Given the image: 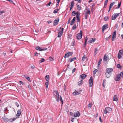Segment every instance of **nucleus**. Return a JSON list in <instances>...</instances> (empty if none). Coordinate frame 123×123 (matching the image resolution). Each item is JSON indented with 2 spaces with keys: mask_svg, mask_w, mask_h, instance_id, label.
<instances>
[{
  "mask_svg": "<svg viewBox=\"0 0 123 123\" xmlns=\"http://www.w3.org/2000/svg\"><path fill=\"white\" fill-rule=\"evenodd\" d=\"M112 36H116V32L115 30L113 32L112 34Z\"/></svg>",
  "mask_w": 123,
  "mask_h": 123,
  "instance_id": "obj_43",
  "label": "nucleus"
},
{
  "mask_svg": "<svg viewBox=\"0 0 123 123\" xmlns=\"http://www.w3.org/2000/svg\"><path fill=\"white\" fill-rule=\"evenodd\" d=\"M120 13H114L111 17V19L112 20H115L116 18L119 16Z\"/></svg>",
  "mask_w": 123,
  "mask_h": 123,
  "instance_id": "obj_4",
  "label": "nucleus"
},
{
  "mask_svg": "<svg viewBox=\"0 0 123 123\" xmlns=\"http://www.w3.org/2000/svg\"><path fill=\"white\" fill-rule=\"evenodd\" d=\"M76 59V57H73V58H72V59L73 61L75 60Z\"/></svg>",
  "mask_w": 123,
  "mask_h": 123,
  "instance_id": "obj_63",
  "label": "nucleus"
},
{
  "mask_svg": "<svg viewBox=\"0 0 123 123\" xmlns=\"http://www.w3.org/2000/svg\"><path fill=\"white\" fill-rule=\"evenodd\" d=\"M49 84V81H47V82L45 83V84L46 85L47 88H48V85Z\"/></svg>",
  "mask_w": 123,
  "mask_h": 123,
  "instance_id": "obj_35",
  "label": "nucleus"
},
{
  "mask_svg": "<svg viewBox=\"0 0 123 123\" xmlns=\"http://www.w3.org/2000/svg\"><path fill=\"white\" fill-rule=\"evenodd\" d=\"M59 97H60V100L62 102V104H63V101L62 100V97L61 96H59Z\"/></svg>",
  "mask_w": 123,
  "mask_h": 123,
  "instance_id": "obj_44",
  "label": "nucleus"
},
{
  "mask_svg": "<svg viewBox=\"0 0 123 123\" xmlns=\"http://www.w3.org/2000/svg\"><path fill=\"white\" fill-rule=\"evenodd\" d=\"M4 111V113L7 114L8 113V110L7 109V108H5Z\"/></svg>",
  "mask_w": 123,
  "mask_h": 123,
  "instance_id": "obj_26",
  "label": "nucleus"
},
{
  "mask_svg": "<svg viewBox=\"0 0 123 123\" xmlns=\"http://www.w3.org/2000/svg\"><path fill=\"white\" fill-rule=\"evenodd\" d=\"M68 62H72L73 61V60H72V58H70V59H69L68 60Z\"/></svg>",
  "mask_w": 123,
  "mask_h": 123,
  "instance_id": "obj_53",
  "label": "nucleus"
},
{
  "mask_svg": "<svg viewBox=\"0 0 123 123\" xmlns=\"http://www.w3.org/2000/svg\"><path fill=\"white\" fill-rule=\"evenodd\" d=\"M119 52V53L120 54H122V55H123V50H120Z\"/></svg>",
  "mask_w": 123,
  "mask_h": 123,
  "instance_id": "obj_49",
  "label": "nucleus"
},
{
  "mask_svg": "<svg viewBox=\"0 0 123 123\" xmlns=\"http://www.w3.org/2000/svg\"><path fill=\"white\" fill-rule=\"evenodd\" d=\"M123 55L122 54H120L119 53H118V58L119 59H120L122 57Z\"/></svg>",
  "mask_w": 123,
  "mask_h": 123,
  "instance_id": "obj_23",
  "label": "nucleus"
},
{
  "mask_svg": "<svg viewBox=\"0 0 123 123\" xmlns=\"http://www.w3.org/2000/svg\"><path fill=\"white\" fill-rule=\"evenodd\" d=\"M72 16H74L76 15L75 12V11H73L72 12Z\"/></svg>",
  "mask_w": 123,
  "mask_h": 123,
  "instance_id": "obj_40",
  "label": "nucleus"
},
{
  "mask_svg": "<svg viewBox=\"0 0 123 123\" xmlns=\"http://www.w3.org/2000/svg\"><path fill=\"white\" fill-rule=\"evenodd\" d=\"M107 4V3L105 2L104 8H105L106 7Z\"/></svg>",
  "mask_w": 123,
  "mask_h": 123,
  "instance_id": "obj_50",
  "label": "nucleus"
},
{
  "mask_svg": "<svg viewBox=\"0 0 123 123\" xmlns=\"http://www.w3.org/2000/svg\"><path fill=\"white\" fill-rule=\"evenodd\" d=\"M21 113V111L20 110H18L17 111V113L16 115V116L17 117L16 118V119L18 118L19 117V116L20 115Z\"/></svg>",
  "mask_w": 123,
  "mask_h": 123,
  "instance_id": "obj_14",
  "label": "nucleus"
},
{
  "mask_svg": "<svg viewBox=\"0 0 123 123\" xmlns=\"http://www.w3.org/2000/svg\"><path fill=\"white\" fill-rule=\"evenodd\" d=\"M108 57L106 55H105L104 57V60L105 62H106L107 60Z\"/></svg>",
  "mask_w": 123,
  "mask_h": 123,
  "instance_id": "obj_28",
  "label": "nucleus"
},
{
  "mask_svg": "<svg viewBox=\"0 0 123 123\" xmlns=\"http://www.w3.org/2000/svg\"><path fill=\"white\" fill-rule=\"evenodd\" d=\"M109 17L106 16L104 18V20L105 21H107L109 20Z\"/></svg>",
  "mask_w": 123,
  "mask_h": 123,
  "instance_id": "obj_24",
  "label": "nucleus"
},
{
  "mask_svg": "<svg viewBox=\"0 0 123 123\" xmlns=\"http://www.w3.org/2000/svg\"><path fill=\"white\" fill-rule=\"evenodd\" d=\"M96 39L95 38L91 39L90 40L88 41L87 43H88L94 42L95 40Z\"/></svg>",
  "mask_w": 123,
  "mask_h": 123,
  "instance_id": "obj_16",
  "label": "nucleus"
},
{
  "mask_svg": "<svg viewBox=\"0 0 123 123\" xmlns=\"http://www.w3.org/2000/svg\"><path fill=\"white\" fill-rule=\"evenodd\" d=\"M76 69L75 68H74L73 69V70H72V73H74L75 72V71L76 70Z\"/></svg>",
  "mask_w": 123,
  "mask_h": 123,
  "instance_id": "obj_61",
  "label": "nucleus"
},
{
  "mask_svg": "<svg viewBox=\"0 0 123 123\" xmlns=\"http://www.w3.org/2000/svg\"><path fill=\"white\" fill-rule=\"evenodd\" d=\"M73 54V53L72 52H68L67 53H66L64 57L65 58L68 57L69 56L72 55Z\"/></svg>",
  "mask_w": 123,
  "mask_h": 123,
  "instance_id": "obj_7",
  "label": "nucleus"
},
{
  "mask_svg": "<svg viewBox=\"0 0 123 123\" xmlns=\"http://www.w3.org/2000/svg\"><path fill=\"white\" fill-rule=\"evenodd\" d=\"M73 94L74 95H79V93H78V92L76 91L75 90L74 91L73 93Z\"/></svg>",
  "mask_w": 123,
  "mask_h": 123,
  "instance_id": "obj_21",
  "label": "nucleus"
},
{
  "mask_svg": "<svg viewBox=\"0 0 123 123\" xmlns=\"http://www.w3.org/2000/svg\"><path fill=\"white\" fill-rule=\"evenodd\" d=\"M101 61H99L98 62V67H99V65H100V64H101Z\"/></svg>",
  "mask_w": 123,
  "mask_h": 123,
  "instance_id": "obj_57",
  "label": "nucleus"
},
{
  "mask_svg": "<svg viewBox=\"0 0 123 123\" xmlns=\"http://www.w3.org/2000/svg\"><path fill=\"white\" fill-rule=\"evenodd\" d=\"M36 49L37 50H38L40 51H42L46 50L47 49V48H43L42 49V48L39 47V46H37L36 48Z\"/></svg>",
  "mask_w": 123,
  "mask_h": 123,
  "instance_id": "obj_8",
  "label": "nucleus"
},
{
  "mask_svg": "<svg viewBox=\"0 0 123 123\" xmlns=\"http://www.w3.org/2000/svg\"><path fill=\"white\" fill-rule=\"evenodd\" d=\"M111 37V36L110 35V36L107 37H106L105 39V40L106 41H108L110 39V37Z\"/></svg>",
  "mask_w": 123,
  "mask_h": 123,
  "instance_id": "obj_39",
  "label": "nucleus"
},
{
  "mask_svg": "<svg viewBox=\"0 0 123 123\" xmlns=\"http://www.w3.org/2000/svg\"><path fill=\"white\" fill-rule=\"evenodd\" d=\"M118 75L121 77H122L123 78V71L121 72L120 74Z\"/></svg>",
  "mask_w": 123,
  "mask_h": 123,
  "instance_id": "obj_30",
  "label": "nucleus"
},
{
  "mask_svg": "<svg viewBox=\"0 0 123 123\" xmlns=\"http://www.w3.org/2000/svg\"><path fill=\"white\" fill-rule=\"evenodd\" d=\"M49 60L51 61H52L53 60V59L51 57H50L49 58Z\"/></svg>",
  "mask_w": 123,
  "mask_h": 123,
  "instance_id": "obj_56",
  "label": "nucleus"
},
{
  "mask_svg": "<svg viewBox=\"0 0 123 123\" xmlns=\"http://www.w3.org/2000/svg\"><path fill=\"white\" fill-rule=\"evenodd\" d=\"M49 75H47L46 76H45V79L47 81H49Z\"/></svg>",
  "mask_w": 123,
  "mask_h": 123,
  "instance_id": "obj_25",
  "label": "nucleus"
},
{
  "mask_svg": "<svg viewBox=\"0 0 123 123\" xmlns=\"http://www.w3.org/2000/svg\"><path fill=\"white\" fill-rule=\"evenodd\" d=\"M88 14H87V13H85V19H87V17H88Z\"/></svg>",
  "mask_w": 123,
  "mask_h": 123,
  "instance_id": "obj_52",
  "label": "nucleus"
},
{
  "mask_svg": "<svg viewBox=\"0 0 123 123\" xmlns=\"http://www.w3.org/2000/svg\"><path fill=\"white\" fill-rule=\"evenodd\" d=\"M77 9L79 10L80 11L81 10V7L79 5H78L77 4Z\"/></svg>",
  "mask_w": 123,
  "mask_h": 123,
  "instance_id": "obj_27",
  "label": "nucleus"
},
{
  "mask_svg": "<svg viewBox=\"0 0 123 123\" xmlns=\"http://www.w3.org/2000/svg\"><path fill=\"white\" fill-rule=\"evenodd\" d=\"M80 79H81L83 80L87 76V75L84 74H82L80 75Z\"/></svg>",
  "mask_w": 123,
  "mask_h": 123,
  "instance_id": "obj_12",
  "label": "nucleus"
},
{
  "mask_svg": "<svg viewBox=\"0 0 123 123\" xmlns=\"http://www.w3.org/2000/svg\"><path fill=\"white\" fill-rule=\"evenodd\" d=\"M80 115V113L79 111H77L76 112H74V116L75 117H78Z\"/></svg>",
  "mask_w": 123,
  "mask_h": 123,
  "instance_id": "obj_11",
  "label": "nucleus"
},
{
  "mask_svg": "<svg viewBox=\"0 0 123 123\" xmlns=\"http://www.w3.org/2000/svg\"><path fill=\"white\" fill-rule=\"evenodd\" d=\"M112 110V108H105V113L106 114L107 113H110Z\"/></svg>",
  "mask_w": 123,
  "mask_h": 123,
  "instance_id": "obj_10",
  "label": "nucleus"
},
{
  "mask_svg": "<svg viewBox=\"0 0 123 123\" xmlns=\"http://www.w3.org/2000/svg\"><path fill=\"white\" fill-rule=\"evenodd\" d=\"M64 30V28H62L61 27H60L59 28H58V31H59L58 33H60L62 34L63 33V30Z\"/></svg>",
  "mask_w": 123,
  "mask_h": 123,
  "instance_id": "obj_15",
  "label": "nucleus"
},
{
  "mask_svg": "<svg viewBox=\"0 0 123 123\" xmlns=\"http://www.w3.org/2000/svg\"><path fill=\"white\" fill-rule=\"evenodd\" d=\"M72 37V35L70 34H69L68 35V38H70L71 37Z\"/></svg>",
  "mask_w": 123,
  "mask_h": 123,
  "instance_id": "obj_55",
  "label": "nucleus"
},
{
  "mask_svg": "<svg viewBox=\"0 0 123 123\" xmlns=\"http://www.w3.org/2000/svg\"><path fill=\"white\" fill-rule=\"evenodd\" d=\"M38 53H37V52L35 53V56H37L38 55Z\"/></svg>",
  "mask_w": 123,
  "mask_h": 123,
  "instance_id": "obj_64",
  "label": "nucleus"
},
{
  "mask_svg": "<svg viewBox=\"0 0 123 123\" xmlns=\"http://www.w3.org/2000/svg\"><path fill=\"white\" fill-rule=\"evenodd\" d=\"M15 104L16 107H18L19 106V105L17 102H15Z\"/></svg>",
  "mask_w": 123,
  "mask_h": 123,
  "instance_id": "obj_46",
  "label": "nucleus"
},
{
  "mask_svg": "<svg viewBox=\"0 0 123 123\" xmlns=\"http://www.w3.org/2000/svg\"><path fill=\"white\" fill-rule=\"evenodd\" d=\"M2 119L5 121H6L8 122H12L16 120V118H11L8 119L5 116L3 117L2 118Z\"/></svg>",
  "mask_w": 123,
  "mask_h": 123,
  "instance_id": "obj_3",
  "label": "nucleus"
},
{
  "mask_svg": "<svg viewBox=\"0 0 123 123\" xmlns=\"http://www.w3.org/2000/svg\"><path fill=\"white\" fill-rule=\"evenodd\" d=\"M86 57L85 56V55H84V56H83L82 58V61L83 62L84 61V59H86Z\"/></svg>",
  "mask_w": 123,
  "mask_h": 123,
  "instance_id": "obj_42",
  "label": "nucleus"
},
{
  "mask_svg": "<svg viewBox=\"0 0 123 123\" xmlns=\"http://www.w3.org/2000/svg\"><path fill=\"white\" fill-rule=\"evenodd\" d=\"M45 61V59L43 58H41V60L39 61V62L40 63H41L42 62H44Z\"/></svg>",
  "mask_w": 123,
  "mask_h": 123,
  "instance_id": "obj_33",
  "label": "nucleus"
},
{
  "mask_svg": "<svg viewBox=\"0 0 123 123\" xmlns=\"http://www.w3.org/2000/svg\"><path fill=\"white\" fill-rule=\"evenodd\" d=\"M89 86L90 87H92L93 84V78L92 76H91L89 80Z\"/></svg>",
  "mask_w": 123,
  "mask_h": 123,
  "instance_id": "obj_5",
  "label": "nucleus"
},
{
  "mask_svg": "<svg viewBox=\"0 0 123 123\" xmlns=\"http://www.w3.org/2000/svg\"><path fill=\"white\" fill-rule=\"evenodd\" d=\"M116 3V2H113V3H111L110 4V7H112Z\"/></svg>",
  "mask_w": 123,
  "mask_h": 123,
  "instance_id": "obj_34",
  "label": "nucleus"
},
{
  "mask_svg": "<svg viewBox=\"0 0 123 123\" xmlns=\"http://www.w3.org/2000/svg\"><path fill=\"white\" fill-rule=\"evenodd\" d=\"M86 10L87 12L85 13H87L88 14H90L91 12L89 10V9L87 8V7H86Z\"/></svg>",
  "mask_w": 123,
  "mask_h": 123,
  "instance_id": "obj_18",
  "label": "nucleus"
},
{
  "mask_svg": "<svg viewBox=\"0 0 123 123\" xmlns=\"http://www.w3.org/2000/svg\"><path fill=\"white\" fill-rule=\"evenodd\" d=\"M59 9H55L53 11V13H57Z\"/></svg>",
  "mask_w": 123,
  "mask_h": 123,
  "instance_id": "obj_31",
  "label": "nucleus"
},
{
  "mask_svg": "<svg viewBox=\"0 0 123 123\" xmlns=\"http://www.w3.org/2000/svg\"><path fill=\"white\" fill-rule=\"evenodd\" d=\"M98 70L97 69L94 70L93 71V73L94 74H95L97 72Z\"/></svg>",
  "mask_w": 123,
  "mask_h": 123,
  "instance_id": "obj_45",
  "label": "nucleus"
},
{
  "mask_svg": "<svg viewBox=\"0 0 123 123\" xmlns=\"http://www.w3.org/2000/svg\"><path fill=\"white\" fill-rule=\"evenodd\" d=\"M121 78L118 74L117 75H116V76L115 78V80L116 81H118L120 80Z\"/></svg>",
  "mask_w": 123,
  "mask_h": 123,
  "instance_id": "obj_17",
  "label": "nucleus"
},
{
  "mask_svg": "<svg viewBox=\"0 0 123 123\" xmlns=\"http://www.w3.org/2000/svg\"><path fill=\"white\" fill-rule=\"evenodd\" d=\"M19 83L20 84V85H21L22 84V85L23 84V82L21 81H19Z\"/></svg>",
  "mask_w": 123,
  "mask_h": 123,
  "instance_id": "obj_51",
  "label": "nucleus"
},
{
  "mask_svg": "<svg viewBox=\"0 0 123 123\" xmlns=\"http://www.w3.org/2000/svg\"><path fill=\"white\" fill-rule=\"evenodd\" d=\"M99 119L100 122L101 123L102 122V120L101 117L100 116L99 117Z\"/></svg>",
  "mask_w": 123,
  "mask_h": 123,
  "instance_id": "obj_59",
  "label": "nucleus"
},
{
  "mask_svg": "<svg viewBox=\"0 0 123 123\" xmlns=\"http://www.w3.org/2000/svg\"><path fill=\"white\" fill-rule=\"evenodd\" d=\"M105 82L104 83V82H103V83L102 84V86H103V87H105Z\"/></svg>",
  "mask_w": 123,
  "mask_h": 123,
  "instance_id": "obj_62",
  "label": "nucleus"
},
{
  "mask_svg": "<svg viewBox=\"0 0 123 123\" xmlns=\"http://www.w3.org/2000/svg\"><path fill=\"white\" fill-rule=\"evenodd\" d=\"M53 94L54 96L55 97L56 100L57 102H58L59 101V95L58 91L54 90L53 91Z\"/></svg>",
  "mask_w": 123,
  "mask_h": 123,
  "instance_id": "obj_2",
  "label": "nucleus"
},
{
  "mask_svg": "<svg viewBox=\"0 0 123 123\" xmlns=\"http://www.w3.org/2000/svg\"><path fill=\"white\" fill-rule=\"evenodd\" d=\"M83 80H80V81L78 82V85L79 86H80L81 85L83 84Z\"/></svg>",
  "mask_w": 123,
  "mask_h": 123,
  "instance_id": "obj_22",
  "label": "nucleus"
},
{
  "mask_svg": "<svg viewBox=\"0 0 123 123\" xmlns=\"http://www.w3.org/2000/svg\"><path fill=\"white\" fill-rule=\"evenodd\" d=\"M117 68H121V65L119 64H117Z\"/></svg>",
  "mask_w": 123,
  "mask_h": 123,
  "instance_id": "obj_38",
  "label": "nucleus"
},
{
  "mask_svg": "<svg viewBox=\"0 0 123 123\" xmlns=\"http://www.w3.org/2000/svg\"><path fill=\"white\" fill-rule=\"evenodd\" d=\"M76 28V25L75 24H74L72 27V29L73 30H75Z\"/></svg>",
  "mask_w": 123,
  "mask_h": 123,
  "instance_id": "obj_47",
  "label": "nucleus"
},
{
  "mask_svg": "<svg viewBox=\"0 0 123 123\" xmlns=\"http://www.w3.org/2000/svg\"><path fill=\"white\" fill-rule=\"evenodd\" d=\"M31 69H34L35 68V66L34 65H33L32 66H31Z\"/></svg>",
  "mask_w": 123,
  "mask_h": 123,
  "instance_id": "obj_54",
  "label": "nucleus"
},
{
  "mask_svg": "<svg viewBox=\"0 0 123 123\" xmlns=\"http://www.w3.org/2000/svg\"><path fill=\"white\" fill-rule=\"evenodd\" d=\"M113 71V69L111 68H107L106 69L105 74L107 78H109L110 77L111 72Z\"/></svg>",
  "mask_w": 123,
  "mask_h": 123,
  "instance_id": "obj_1",
  "label": "nucleus"
},
{
  "mask_svg": "<svg viewBox=\"0 0 123 123\" xmlns=\"http://www.w3.org/2000/svg\"><path fill=\"white\" fill-rule=\"evenodd\" d=\"M75 1H78L79 3H81V0H75Z\"/></svg>",
  "mask_w": 123,
  "mask_h": 123,
  "instance_id": "obj_58",
  "label": "nucleus"
},
{
  "mask_svg": "<svg viewBox=\"0 0 123 123\" xmlns=\"http://www.w3.org/2000/svg\"><path fill=\"white\" fill-rule=\"evenodd\" d=\"M74 1H73L71 2L70 3V7H73L74 5Z\"/></svg>",
  "mask_w": 123,
  "mask_h": 123,
  "instance_id": "obj_19",
  "label": "nucleus"
},
{
  "mask_svg": "<svg viewBox=\"0 0 123 123\" xmlns=\"http://www.w3.org/2000/svg\"><path fill=\"white\" fill-rule=\"evenodd\" d=\"M108 25L107 24H106L103 26L102 27V31L103 33L104 32V31L108 28Z\"/></svg>",
  "mask_w": 123,
  "mask_h": 123,
  "instance_id": "obj_13",
  "label": "nucleus"
},
{
  "mask_svg": "<svg viewBox=\"0 0 123 123\" xmlns=\"http://www.w3.org/2000/svg\"><path fill=\"white\" fill-rule=\"evenodd\" d=\"M121 1L118 4L117 6V8H119L120 6H121Z\"/></svg>",
  "mask_w": 123,
  "mask_h": 123,
  "instance_id": "obj_48",
  "label": "nucleus"
},
{
  "mask_svg": "<svg viewBox=\"0 0 123 123\" xmlns=\"http://www.w3.org/2000/svg\"><path fill=\"white\" fill-rule=\"evenodd\" d=\"M113 101H117L118 100L117 98V95H115L113 97Z\"/></svg>",
  "mask_w": 123,
  "mask_h": 123,
  "instance_id": "obj_20",
  "label": "nucleus"
},
{
  "mask_svg": "<svg viewBox=\"0 0 123 123\" xmlns=\"http://www.w3.org/2000/svg\"><path fill=\"white\" fill-rule=\"evenodd\" d=\"M59 18L58 17L54 21L53 25L54 26H55L57 25L58 23Z\"/></svg>",
  "mask_w": 123,
  "mask_h": 123,
  "instance_id": "obj_9",
  "label": "nucleus"
},
{
  "mask_svg": "<svg viewBox=\"0 0 123 123\" xmlns=\"http://www.w3.org/2000/svg\"><path fill=\"white\" fill-rule=\"evenodd\" d=\"M24 76L25 77V78H26L30 82L31 81L30 78L29 77H27L25 75H24Z\"/></svg>",
  "mask_w": 123,
  "mask_h": 123,
  "instance_id": "obj_29",
  "label": "nucleus"
},
{
  "mask_svg": "<svg viewBox=\"0 0 123 123\" xmlns=\"http://www.w3.org/2000/svg\"><path fill=\"white\" fill-rule=\"evenodd\" d=\"M4 11H2L1 12H0V15L2 14L4 12Z\"/></svg>",
  "mask_w": 123,
  "mask_h": 123,
  "instance_id": "obj_60",
  "label": "nucleus"
},
{
  "mask_svg": "<svg viewBox=\"0 0 123 123\" xmlns=\"http://www.w3.org/2000/svg\"><path fill=\"white\" fill-rule=\"evenodd\" d=\"M92 103H89L88 105V106L89 107H92Z\"/></svg>",
  "mask_w": 123,
  "mask_h": 123,
  "instance_id": "obj_41",
  "label": "nucleus"
},
{
  "mask_svg": "<svg viewBox=\"0 0 123 123\" xmlns=\"http://www.w3.org/2000/svg\"><path fill=\"white\" fill-rule=\"evenodd\" d=\"M82 37V31H80L79 33L77 35L76 38L78 39H80Z\"/></svg>",
  "mask_w": 123,
  "mask_h": 123,
  "instance_id": "obj_6",
  "label": "nucleus"
},
{
  "mask_svg": "<svg viewBox=\"0 0 123 123\" xmlns=\"http://www.w3.org/2000/svg\"><path fill=\"white\" fill-rule=\"evenodd\" d=\"M98 50L97 49V48L95 49L94 51V54L95 55H96L97 54L98 52Z\"/></svg>",
  "mask_w": 123,
  "mask_h": 123,
  "instance_id": "obj_32",
  "label": "nucleus"
},
{
  "mask_svg": "<svg viewBox=\"0 0 123 123\" xmlns=\"http://www.w3.org/2000/svg\"><path fill=\"white\" fill-rule=\"evenodd\" d=\"M75 21L74 20H73V19L71 20L70 22L71 25H73Z\"/></svg>",
  "mask_w": 123,
  "mask_h": 123,
  "instance_id": "obj_36",
  "label": "nucleus"
},
{
  "mask_svg": "<svg viewBox=\"0 0 123 123\" xmlns=\"http://www.w3.org/2000/svg\"><path fill=\"white\" fill-rule=\"evenodd\" d=\"M63 34L62 33H58V37H60Z\"/></svg>",
  "mask_w": 123,
  "mask_h": 123,
  "instance_id": "obj_37",
  "label": "nucleus"
}]
</instances>
